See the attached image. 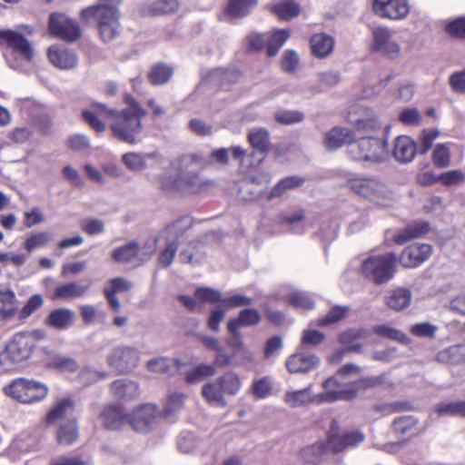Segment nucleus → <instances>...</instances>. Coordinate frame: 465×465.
<instances>
[{
  "label": "nucleus",
  "mask_w": 465,
  "mask_h": 465,
  "mask_svg": "<svg viewBox=\"0 0 465 465\" xmlns=\"http://www.w3.org/2000/svg\"><path fill=\"white\" fill-rule=\"evenodd\" d=\"M94 108L105 116L112 133L117 139L128 143H136L143 128L142 118L146 115L145 110L139 104H134V111L109 109L103 104H96Z\"/></svg>",
  "instance_id": "obj_1"
},
{
  "label": "nucleus",
  "mask_w": 465,
  "mask_h": 465,
  "mask_svg": "<svg viewBox=\"0 0 465 465\" xmlns=\"http://www.w3.org/2000/svg\"><path fill=\"white\" fill-rule=\"evenodd\" d=\"M120 16L121 13L117 6L100 1L83 8L79 14L83 25H90L93 22L96 24L100 37L104 43H109L118 36L121 27Z\"/></svg>",
  "instance_id": "obj_2"
},
{
  "label": "nucleus",
  "mask_w": 465,
  "mask_h": 465,
  "mask_svg": "<svg viewBox=\"0 0 465 465\" xmlns=\"http://www.w3.org/2000/svg\"><path fill=\"white\" fill-rule=\"evenodd\" d=\"M396 272L397 254L393 252L370 255L361 261L359 267V273L375 285L388 283Z\"/></svg>",
  "instance_id": "obj_3"
},
{
  "label": "nucleus",
  "mask_w": 465,
  "mask_h": 465,
  "mask_svg": "<svg viewBox=\"0 0 465 465\" xmlns=\"http://www.w3.org/2000/svg\"><path fill=\"white\" fill-rule=\"evenodd\" d=\"M381 383L380 377H365L356 381L352 384L335 390L340 385L335 377L328 378L323 382V388L326 390V393L322 396V399L327 401H335L339 400L351 401L356 398L359 390H367L376 387Z\"/></svg>",
  "instance_id": "obj_4"
},
{
  "label": "nucleus",
  "mask_w": 465,
  "mask_h": 465,
  "mask_svg": "<svg viewBox=\"0 0 465 465\" xmlns=\"http://www.w3.org/2000/svg\"><path fill=\"white\" fill-rule=\"evenodd\" d=\"M349 153L356 161L377 163L386 157V143L379 138L363 137L350 145Z\"/></svg>",
  "instance_id": "obj_5"
},
{
  "label": "nucleus",
  "mask_w": 465,
  "mask_h": 465,
  "mask_svg": "<svg viewBox=\"0 0 465 465\" xmlns=\"http://www.w3.org/2000/svg\"><path fill=\"white\" fill-rule=\"evenodd\" d=\"M371 48L373 52L391 60L399 58L401 54L398 34L389 27L373 28Z\"/></svg>",
  "instance_id": "obj_6"
},
{
  "label": "nucleus",
  "mask_w": 465,
  "mask_h": 465,
  "mask_svg": "<svg viewBox=\"0 0 465 465\" xmlns=\"http://www.w3.org/2000/svg\"><path fill=\"white\" fill-rule=\"evenodd\" d=\"M209 182L203 181L202 176H164L161 181L163 192L174 193H197L209 186Z\"/></svg>",
  "instance_id": "obj_7"
},
{
  "label": "nucleus",
  "mask_w": 465,
  "mask_h": 465,
  "mask_svg": "<svg viewBox=\"0 0 465 465\" xmlns=\"http://www.w3.org/2000/svg\"><path fill=\"white\" fill-rule=\"evenodd\" d=\"M49 30L54 36L69 43L76 42L82 37L78 22L61 13L50 15Z\"/></svg>",
  "instance_id": "obj_8"
},
{
  "label": "nucleus",
  "mask_w": 465,
  "mask_h": 465,
  "mask_svg": "<svg viewBox=\"0 0 465 465\" xmlns=\"http://www.w3.org/2000/svg\"><path fill=\"white\" fill-rule=\"evenodd\" d=\"M364 435L358 430L339 432V423L332 420L327 435L326 446L332 453H339L362 442Z\"/></svg>",
  "instance_id": "obj_9"
},
{
  "label": "nucleus",
  "mask_w": 465,
  "mask_h": 465,
  "mask_svg": "<svg viewBox=\"0 0 465 465\" xmlns=\"http://www.w3.org/2000/svg\"><path fill=\"white\" fill-rule=\"evenodd\" d=\"M154 253L153 249L146 252H141V246L137 241H131L115 248L111 257L117 263H134V266H141L148 262Z\"/></svg>",
  "instance_id": "obj_10"
},
{
  "label": "nucleus",
  "mask_w": 465,
  "mask_h": 465,
  "mask_svg": "<svg viewBox=\"0 0 465 465\" xmlns=\"http://www.w3.org/2000/svg\"><path fill=\"white\" fill-rule=\"evenodd\" d=\"M433 248L425 242H417L406 246L401 254L397 255V264L405 269H415L421 266L432 255Z\"/></svg>",
  "instance_id": "obj_11"
},
{
  "label": "nucleus",
  "mask_w": 465,
  "mask_h": 465,
  "mask_svg": "<svg viewBox=\"0 0 465 465\" xmlns=\"http://www.w3.org/2000/svg\"><path fill=\"white\" fill-rule=\"evenodd\" d=\"M139 361V352L135 348L121 346L114 350L108 358V363L120 373H125L135 368Z\"/></svg>",
  "instance_id": "obj_12"
},
{
  "label": "nucleus",
  "mask_w": 465,
  "mask_h": 465,
  "mask_svg": "<svg viewBox=\"0 0 465 465\" xmlns=\"http://www.w3.org/2000/svg\"><path fill=\"white\" fill-rule=\"evenodd\" d=\"M367 330L362 328H349L344 330L339 334L338 341L345 347L343 350L338 351L332 355V361H338L341 360L345 351H352L361 353L363 351V346L359 340L364 339L368 336Z\"/></svg>",
  "instance_id": "obj_13"
},
{
  "label": "nucleus",
  "mask_w": 465,
  "mask_h": 465,
  "mask_svg": "<svg viewBox=\"0 0 465 465\" xmlns=\"http://www.w3.org/2000/svg\"><path fill=\"white\" fill-rule=\"evenodd\" d=\"M373 11L383 18L401 20L409 15L410 5L407 0H374Z\"/></svg>",
  "instance_id": "obj_14"
},
{
  "label": "nucleus",
  "mask_w": 465,
  "mask_h": 465,
  "mask_svg": "<svg viewBox=\"0 0 465 465\" xmlns=\"http://www.w3.org/2000/svg\"><path fill=\"white\" fill-rule=\"evenodd\" d=\"M100 417L106 430H118L126 424H130V415L118 404L107 405L101 412Z\"/></svg>",
  "instance_id": "obj_15"
},
{
  "label": "nucleus",
  "mask_w": 465,
  "mask_h": 465,
  "mask_svg": "<svg viewBox=\"0 0 465 465\" xmlns=\"http://www.w3.org/2000/svg\"><path fill=\"white\" fill-rule=\"evenodd\" d=\"M393 434L401 440H408L420 434V421L413 415L397 417L391 423Z\"/></svg>",
  "instance_id": "obj_16"
},
{
  "label": "nucleus",
  "mask_w": 465,
  "mask_h": 465,
  "mask_svg": "<svg viewBox=\"0 0 465 465\" xmlns=\"http://www.w3.org/2000/svg\"><path fill=\"white\" fill-rule=\"evenodd\" d=\"M430 231V224L429 222L422 220L414 221L399 230L392 236V241L398 245H402L426 235Z\"/></svg>",
  "instance_id": "obj_17"
},
{
  "label": "nucleus",
  "mask_w": 465,
  "mask_h": 465,
  "mask_svg": "<svg viewBox=\"0 0 465 465\" xmlns=\"http://www.w3.org/2000/svg\"><path fill=\"white\" fill-rule=\"evenodd\" d=\"M320 363V359L311 353H293L286 361V368L291 373H306L313 370Z\"/></svg>",
  "instance_id": "obj_18"
},
{
  "label": "nucleus",
  "mask_w": 465,
  "mask_h": 465,
  "mask_svg": "<svg viewBox=\"0 0 465 465\" xmlns=\"http://www.w3.org/2000/svg\"><path fill=\"white\" fill-rule=\"evenodd\" d=\"M6 351L13 362H20L29 356V332L15 333L6 346Z\"/></svg>",
  "instance_id": "obj_19"
},
{
  "label": "nucleus",
  "mask_w": 465,
  "mask_h": 465,
  "mask_svg": "<svg viewBox=\"0 0 465 465\" xmlns=\"http://www.w3.org/2000/svg\"><path fill=\"white\" fill-rule=\"evenodd\" d=\"M133 288V283L124 277H114L110 280V287L104 289V295L114 312L121 309V303L117 294L129 292Z\"/></svg>",
  "instance_id": "obj_20"
},
{
  "label": "nucleus",
  "mask_w": 465,
  "mask_h": 465,
  "mask_svg": "<svg viewBox=\"0 0 465 465\" xmlns=\"http://www.w3.org/2000/svg\"><path fill=\"white\" fill-rule=\"evenodd\" d=\"M129 415L132 428L135 430H142L154 421L157 416V409L153 404H143L134 409Z\"/></svg>",
  "instance_id": "obj_21"
},
{
  "label": "nucleus",
  "mask_w": 465,
  "mask_h": 465,
  "mask_svg": "<svg viewBox=\"0 0 465 465\" xmlns=\"http://www.w3.org/2000/svg\"><path fill=\"white\" fill-rule=\"evenodd\" d=\"M6 43L10 46L14 54L19 56L21 61L27 63L29 61V44L26 38L18 31L4 30L3 44Z\"/></svg>",
  "instance_id": "obj_22"
},
{
  "label": "nucleus",
  "mask_w": 465,
  "mask_h": 465,
  "mask_svg": "<svg viewBox=\"0 0 465 465\" xmlns=\"http://www.w3.org/2000/svg\"><path fill=\"white\" fill-rule=\"evenodd\" d=\"M261 321V314L255 309H243L236 318H232L227 323V329L231 335H240L239 329L242 326H254Z\"/></svg>",
  "instance_id": "obj_23"
},
{
  "label": "nucleus",
  "mask_w": 465,
  "mask_h": 465,
  "mask_svg": "<svg viewBox=\"0 0 465 465\" xmlns=\"http://www.w3.org/2000/svg\"><path fill=\"white\" fill-rule=\"evenodd\" d=\"M417 153V145L413 139L407 135H401L396 138L392 151L396 161L408 163L411 162Z\"/></svg>",
  "instance_id": "obj_24"
},
{
  "label": "nucleus",
  "mask_w": 465,
  "mask_h": 465,
  "mask_svg": "<svg viewBox=\"0 0 465 465\" xmlns=\"http://www.w3.org/2000/svg\"><path fill=\"white\" fill-rule=\"evenodd\" d=\"M74 321V313L67 308L53 310L45 319V325L58 331H64L71 327Z\"/></svg>",
  "instance_id": "obj_25"
},
{
  "label": "nucleus",
  "mask_w": 465,
  "mask_h": 465,
  "mask_svg": "<svg viewBox=\"0 0 465 465\" xmlns=\"http://www.w3.org/2000/svg\"><path fill=\"white\" fill-rule=\"evenodd\" d=\"M354 139L353 133L346 127H334L326 133L323 144L329 151H334Z\"/></svg>",
  "instance_id": "obj_26"
},
{
  "label": "nucleus",
  "mask_w": 465,
  "mask_h": 465,
  "mask_svg": "<svg viewBox=\"0 0 465 465\" xmlns=\"http://www.w3.org/2000/svg\"><path fill=\"white\" fill-rule=\"evenodd\" d=\"M50 62L60 69H72L77 64V57L74 53L58 46H51L48 49Z\"/></svg>",
  "instance_id": "obj_27"
},
{
  "label": "nucleus",
  "mask_w": 465,
  "mask_h": 465,
  "mask_svg": "<svg viewBox=\"0 0 465 465\" xmlns=\"http://www.w3.org/2000/svg\"><path fill=\"white\" fill-rule=\"evenodd\" d=\"M111 392L115 399L128 401L139 394L137 383L129 380H116L111 383Z\"/></svg>",
  "instance_id": "obj_28"
},
{
  "label": "nucleus",
  "mask_w": 465,
  "mask_h": 465,
  "mask_svg": "<svg viewBox=\"0 0 465 465\" xmlns=\"http://www.w3.org/2000/svg\"><path fill=\"white\" fill-rule=\"evenodd\" d=\"M5 395L22 403L29 402V381L25 378L13 380L3 389Z\"/></svg>",
  "instance_id": "obj_29"
},
{
  "label": "nucleus",
  "mask_w": 465,
  "mask_h": 465,
  "mask_svg": "<svg viewBox=\"0 0 465 465\" xmlns=\"http://www.w3.org/2000/svg\"><path fill=\"white\" fill-rule=\"evenodd\" d=\"M334 45L333 37L323 33L315 34L311 38L312 51L318 58H324L331 54L334 49Z\"/></svg>",
  "instance_id": "obj_30"
},
{
  "label": "nucleus",
  "mask_w": 465,
  "mask_h": 465,
  "mask_svg": "<svg viewBox=\"0 0 465 465\" xmlns=\"http://www.w3.org/2000/svg\"><path fill=\"white\" fill-rule=\"evenodd\" d=\"M79 435L77 420L72 419L58 427L56 440L58 444L69 446L77 441Z\"/></svg>",
  "instance_id": "obj_31"
},
{
  "label": "nucleus",
  "mask_w": 465,
  "mask_h": 465,
  "mask_svg": "<svg viewBox=\"0 0 465 465\" xmlns=\"http://www.w3.org/2000/svg\"><path fill=\"white\" fill-rule=\"evenodd\" d=\"M89 290V285H83L73 282L61 284L54 292V300H71L84 296Z\"/></svg>",
  "instance_id": "obj_32"
},
{
  "label": "nucleus",
  "mask_w": 465,
  "mask_h": 465,
  "mask_svg": "<svg viewBox=\"0 0 465 465\" xmlns=\"http://www.w3.org/2000/svg\"><path fill=\"white\" fill-rule=\"evenodd\" d=\"M411 302V292L407 288H396L385 298L386 305L397 312L402 311L410 306Z\"/></svg>",
  "instance_id": "obj_33"
},
{
  "label": "nucleus",
  "mask_w": 465,
  "mask_h": 465,
  "mask_svg": "<svg viewBox=\"0 0 465 465\" xmlns=\"http://www.w3.org/2000/svg\"><path fill=\"white\" fill-rule=\"evenodd\" d=\"M75 403L71 397L59 400L46 415L47 423H55L74 411Z\"/></svg>",
  "instance_id": "obj_34"
},
{
  "label": "nucleus",
  "mask_w": 465,
  "mask_h": 465,
  "mask_svg": "<svg viewBox=\"0 0 465 465\" xmlns=\"http://www.w3.org/2000/svg\"><path fill=\"white\" fill-rule=\"evenodd\" d=\"M252 147L259 153L256 157L267 152L271 146L270 134L265 128H252L248 134Z\"/></svg>",
  "instance_id": "obj_35"
},
{
  "label": "nucleus",
  "mask_w": 465,
  "mask_h": 465,
  "mask_svg": "<svg viewBox=\"0 0 465 465\" xmlns=\"http://www.w3.org/2000/svg\"><path fill=\"white\" fill-rule=\"evenodd\" d=\"M202 396L209 404H216L223 407L227 405L218 378L215 381L203 384L202 387Z\"/></svg>",
  "instance_id": "obj_36"
},
{
  "label": "nucleus",
  "mask_w": 465,
  "mask_h": 465,
  "mask_svg": "<svg viewBox=\"0 0 465 465\" xmlns=\"http://www.w3.org/2000/svg\"><path fill=\"white\" fill-rule=\"evenodd\" d=\"M215 373L216 368L214 365L199 363L194 368L185 372L184 381L187 384H193L203 379L213 377Z\"/></svg>",
  "instance_id": "obj_37"
},
{
  "label": "nucleus",
  "mask_w": 465,
  "mask_h": 465,
  "mask_svg": "<svg viewBox=\"0 0 465 465\" xmlns=\"http://www.w3.org/2000/svg\"><path fill=\"white\" fill-rule=\"evenodd\" d=\"M350 308L348 306H333L325 316L318 318L315 321V324L318 327H326L337 323L347 317Z\"/></svg>",
  "instance_id": "obj_38"
},
{
  "label": "nucleus",
  "mask_w": 465,
  "mask_h": 465,
  "mask_svg": "<svg viewBox=\"0 0 465 465\" xmlns=\"http://www.w3.org/2000/svg\"><path fill=\"white\" fill-rule=\"evenodd\" d=\"M272 11L282 20H290L301 12L300 5L292 0L282 1L272 7Z\"/></svg>",
  "instance_id": "obj_39"
},
{
  "label": "nucleus",
  "mask_w": 465,
  "mask_h": 465,
  "mask_svg": "<svg viewBox=\"0 0 465 465\" xmlns=\"http://www.w3.org/2000/svg\"><path fill=\"white\" fill-rule=\"evenodd\" d=\"M290 37V30L277 29L274 30L271 36L267 38L268 45L266 48L267 55L270 57L275 56L282 46Z\"/></svg>",
  "instance_id": "obj_40"
},
{
  "label": "nucleus",
  "mask_w": 465,
  "mask_h": 465,
  "mask_svg": "<svg viewBox=\"0 0 465 465\" xmlns=\"http://www.w3.org/2000/svg\"><path fill=\"white\" fill-rule=\"evenodd\" d=\"M372 331L374 334L381 338L396 341L402 344L410 343V339L404 332L387 324L375 325L372 328Z\"/></svg>",
  "instance_id": "obj_41"
},
{
  "label": "nucleus",
  "mask_w": 465,
  "mask_h": 465,
  "mask_svg": "<svg viewBox=\"0 0 465 465\" xmlns=\"http://www.w3.org/2000/svg\"><path fill=\"white\" fill-rule=\"evenodd\" d=\"M218 381L224 395H236L242 387L240 377L232 371H227L218 377Z\"/></svg>",
  "instance_id": "obj_42"
},
{
  "label": "nucleus",
  "mask_w": 465,
  "mask_h": 465,
  "mask_svg": "<svg viewBox=\"0 0 465 465\" xmlns=\"http://www.w3.org/2000/svg\"><path fill=\"white\" fill-rule=\"evenodd\" d=\"M257 5V0H229L227 13L233 18L247 15Z\"/></svg>",
  "instance_id": "obj_43"
},
{
  "label": "nucleus",
  "mask_w": 465,
  "mask_h": 465,
  "mask_svg": "<svg viewBox=\"0 0 465 465\" xmlns=\"http://www.w3.org/2000/svg\"><path fill=\"white\" fill-rule=\"evenodd\" d=\"M359 117H356L357 113H349V121L354 124L358 129H374L378 123L375 118L372 117L371 111L362 108Z\"/></svg>",
  "instance_id": "obj_44"
},
{
  "label": "nucleus",
  "mask_w": 465,
  "mask_h": 465,
  "mask_svg": "<svg viewBox=\"0 0 465 465\" xmlns=\"http://www.w3.org/2000/svg\"><path fill=\"white\" fill-rule=\"evenodd\" d=\"M310 389H303L295 391H287L284 394V401L292 408L307 405L312 401Z\"/></svg>",
  "instance_id": "obj_45"
},
{
  "label": "nucleus",
  "mask_w": 465,
  "mask_h": 465,
  "mask_svg": "<svg viewBox=\"0 0 465 465\" xmlns=\"http://www.w3.org/2000/svg\"><path fill=\"white\" fill-rule=\"evenodd\" d=\"M436 412L440 416H460L465 417V400L453 401L438 404Z\"/></svg>",
  "instance_id": "obj_46"
},
{
  "label": "nucleus",
  "mask_w": 465,
  "mask_h": 465,
  "mask_svg": "<svg viewBox=\"0 0 465 465\" xmlns=\"http://www.w3.org/2000/svg\"><path fill=\"white\" fill-rule=\"evenodd\" d=\"M97 103H94L91 105L90 109H85L82 112L83 119L97 133H103L105 131L106 126L105 124L100 120V117H104L105 119L104 115H102L97 108H94V105Z\"/></svg>",
  "instance_id": "obj_47"
},
{
  "label": "nucleus",
  "mask_w": 465,
  "mask_h": 465,
  "mask_svg": "<svg viewBox=\"0 0 465 465\" xmlns=\"http://www.w3.org/2000/svg\"><path fill=\"white\" fill-rule=\"evenodd\" d=\"M302 182L303 179L302 178L296 179L295 176H285L271 190L268 199L271 200L275 197H280L287 189L298 187Z\"/></svg>",
  "instance_id": "obj_48"
},
{
  "label": "nucleus",
  "mask_w": 465,
  "mask_h": 465,
  "mask_svg": "<svg viewBox=\"0 0 465 465\" xmlns=\"http://www.w3.org/2000/svg\"><path fill=\"white\" fill-rule=\"evenodd\" d=\"M350 188L357 194L370 197L373 194L372 181L367 177H354L349 181Z\"/></svg>",
  "instance_id": "obj_49"
},
{
  "label": "nucleus",
  "mask_w": 465,
  "mask_h": 465,
  "mask_svg": "<svg viewBox=\"0 0 465 465\" xmlns=\"http://www.w3.org/2000/svg\"><path fill=\"white\" fill-rule=\"evenodd\" d=\"M230 153L235 160L240 161L241 165L249 167L259 164L262 161V157H256V153L247 154L242 146H233L229 148Z\"/></svg>",
  "instance_id": "obj_50"
},
{
  "label": "nucleus",
  "mask_w": 465,
  "mask_h": 465,
  "mask_svg": "<svg viewBox=\"0 0 465 465\" xmlns=\"http://www.w3.org/2000/svg\"><path fill=\"white\" fill-rule=\"evenodd\" d=\"M172 75L173 69L165 64L153 66L148 74L149 80L153 84H163L166 83Z\"/></svg>",
  "instance_id": "obj_51"
},
{
  "label": "nucleus",
  "mask_w": 465,
  "mask_h": 465,
  "mask_svg": "<svg viewBox=\"0 0 465 465\" xmlns=\"http://www.w3.org/2000/svg\"><path fill=\"white\" fill-rule=\"evenodd\" d=\"M194 296L202 302L212 304L223 302L221 292L210 287H198L195 290Z\"/></svg>",
  "instance_id": "obj_52"
},
{
  "label": "nucleus",
  "mask_w": 465,
  "mask_h": 465,
  "mask_svg": "<svg viewBox=\"0 0 465 465\" xmlns=\"http://www.w3.org/2000/svg\"><path fill=\"white\" fill-rule=\"evenodd\" d=\"M178 6L176 0H158L151 5L149 12L153 15H167L176 11Z\"/></svg>",
  "instance_id": "obj_53"
},
{
  "label": "nucleus",
  "mask_w": 465,
  "mask_h": 465,
  "mask_svg": "<svg viewBox=\"0 0 465 465\" xmlns=\"http://www.w3.org/2000/svg\"><path fill=\"white\" fill-rule=\"evenodd\" d=\"M432 160L434 164L438 167L444 168L449 166L450 162L449 147L442 143L437 144L433 150Z\"/></svg>",
  "instance_id": "obj_54"
},
{
  "label": "nucleus",
  "mask_w": 465,
  "mask_h": 465,
  "mask_svg": "<svg viewBox=\"0 0 465 465\" xmlns=\"http://www.w3.org/2000/svg\"><path fill=\"white\" fill-rule=\"evenodd\" d=\"M178 251V242L173 241L160 252L158 262L162 267H168L173 262Z\"/></svg>",
  "instance_id": "obj_55"
},
{
  "label": "nucleus",
  "mask_w": 465,
  "mask_h": 465,
  "mask_svg": "<svg viewBox=\"0 0 465 465\" xmlns=\"http://www.w3.org/2000/svg\"><path fill=\"white\" fill-rule=\"evenodd\" d=\"M47 365L51 368L70 372H74L78 369L76 361L70 357L56 356Z\"/></svg>",
  "instance_id": "obj_56"
},
{
  "label": "nucleus",
  "mask_w": 465,
  "mask_h": 465,
  "mask_svg": "<svg viewBox=\"0 0 465 465\" xmlns=\"http://www.w3.org/2000/svg\"><path fill=\"white\" fill-rule=\"evenodd\" d=\"M288 302L290 305L299 309L312 310L314 308L313 300L309 295L302 292H295L290 295Z\"/></svg>",
  "instance_id": "obj_57"
},
{
  "label": "nucleus",
  "mask_w": 465,
  "mask_h": 465,
  "mask_svg": "<svg viewBox=\"0 0 465 465\" xmlns=\"http://www.w3.org/2000/svg\"><path fill=\"white\" fill-rule=\"evenodd\" d=\"M436 331L437 327L427 322L415 323L410 327V332L416 337L432 338Z\"/></svg>",
  "instance_id": "obj_58"
},
{
  "label": "nucleus",
  "mask_w": 465,
  "mask_h": 465,
  "mask_svg": "<svg viewBox=\"0 0 465 465\" xmlns=\"http://www.w3.org/2000/svg\"><path fill=\"white\" fill-rule=\"evenodd\" d=\"M446 32L456 38H465V17H459L450 21L445 25Z\"/></svg>",
  "instance_id": "obj_59"
},
{
  "label": "nucleus",
  "mask_w": 465,
  "mask_h": 465,
  "mask_svg": "<svg viewBox=\"0 0 465 465\" xmlns=\"http://www.w3.org/2000/svg\"><path fill=\"white\" fill-rule=\"evenodd\" d=\"M299 62L298 54L292 50H287L282 58V67L285 72L294 73L298 68Z\"/></svg>",
  "instance_id": "obj_60"
},
{
  "label": "nucleus",
  "mask_w": 465,
  "mask_h": 465,
  "mask_svg": "<svg viewBox=\"0 0 465 465\" xmlns=\"http://www.w3.org/2000/svg\"><path fill=\"white\" fill-rule=\"evenodd\" d=\"M172 360L168 357H159L150 360L147 368L150 371L156 373H166L171 368Z\"/></svg>",
  "instance_id": "obj_61"
},
{
  "label": "nucleus",
  "mask_w": 465,
  "mask_h": 465,
  "mask_svg": "<svg viewBox=\"0 0 465 465\" xmlns=\"http://www.w3.org/2000/svg\"><path fill=\"white\" fill-rule=\"evenodd\" d=\"M252 391L257 399H264L271 394V383L267 378H262L253 382Z\"/></svg>",
  "instance_id": "obj_62"
},
{
  "label": "nucleus",
  "mask_w": 465,
  "mask_h": 465,
  "mask_svg": "<svg viewBox=\"0 0 465 465\" xmlns=\"http://www.w3.org/2000/svg\"><path fill=\"white\" fill-rule=\"evenodd\" d=\"M275 119L283 124H292L303 120V114L299 111H281L276 113Z\"/></svg>",
  "instance_id": "obj_63"
},
{
  "label": "nucleus",
  "mask_w": 465,
  "mask_h": 465,
  "mask_svg": "<svg viewBox=\"0 0 465 465\" xmlns=\"http://www.w3.org/2000/svg\"><path fill=\"white\" fill-rule=\"evenodd\" d=\"M124 164L134 172H138L145 166L144 160L142 155L135 153H128L123 155Z\"/></svg>",
  "instance_id": "obj_64"
}]
</instances>
